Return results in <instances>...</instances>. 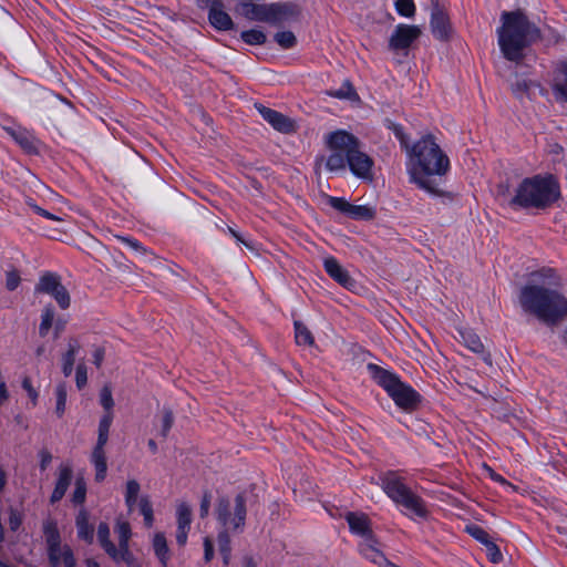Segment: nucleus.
Wrapping results in <instances>:
<instances>
[{
  "label": "nucleus",
  "instance_id": "obj_1",
  "mask_svg": "<svg viewBox=\"0 0 567 567\" xmlns=\"http://www.w3.org/2000/svg\"><path fill=\"white\" fill-rule=\"evenodd\" d=\"M408 173L410 182L433 196L444 193L435 177H442L450 168V159L435 143L432 135H425L411 145L408 152Z\"/></svg>",
  "mask_w": 567,
  "mask_h": 567
},
{
  "label": "nucleus",
  "instance_id": "obj_2",
  "mask_svg": "<svg viewBox=\"0 0 567 567\" xmlns=\"http://www.w3.org/2000/svg\"><path fill=\"white\" fill-rule=\"evenodd\" d=\"M519 303L525 312L548 326L557 323L567 315V299L558 291L538 285L523 287Z\"/></svg>",
  "mask_w": 567,
  "mask_h": 567
},
{
  "label": "nucleus",
  "instance_id": "obj_3",
  "mask_svg": "<svg viewBox=\"0 0 567 567\" xmlns=\"http://www.w3.org/2000/svg\"><path fill=\"white\" fill-rule=\"evenodd\" d=\"M559 196V184L554 176L536 175L522 181L508 204L513 208L544 209L555 203Z\"/></svg>",
  "mask_w": 567,
  "mask_h": 567
},
{
  "label": "nucleus",
  "instance_id": "obj_4",
  "mask_svg": "<svg viewBox=\"0 0 567 567\" xmlns=\"http://www.w3.org/2000/svg\"><path fill=\"white\" fill-rule=\"evenodd\" d=\"M502 22V27L497 30L499 48L507 60L518 61L533 33L536 32V28L519 11H504Z\"/></svg>",
  "mask_w": 567,
  "mask_h": 567
},
{
  "label": "nucleus",
  "instance_id": "obj_5",
  "mask_svg": "<svg viewBox=\"0 0 567 567\" xmlns=\"http://www.w3.org/2000/svg\"><path fill=\"white\" fill-rule=\"evenodd\" d=\"M326 144L328 147L343 150L347 153V166L355 177L372 181L374 162L361 150V142L357 136L344 130H338L326 136Z\"/></svg>",
  "mask_w": 567,
  "mask_h": 567
},
{
  "label": "nucleus",
  "instance_id": "obj_6",
  "mask_svg": "<svg viewBox=\"0 0 567 567\" xmlns=\"http://www.w3.org/2000/svg\"><path fill=\"white\" fill-rule=\"evenodd\" d=\"M377 484L393 503L404 507L415 517L427 518L429 511L424 499L416 495L396 472L388 471L380 474Z\"/></svg>",
  "mask_w": 567,
  "mask_h": 567
},
{
  "label": "nucleus",
  "instance_id": "obj_7",
  "mask_svg": "<svg viewBox=\"0 0 567 567\" xmlns=\"http://www.w3.org/2000/svg\"><path fill=\"white\" fill-rule=\"evenodd\" d=\"M372 379L389 394L394 403L405 412H412L421 403V395L400 378L374 363L368 364Z\"/></svg>",
  "mask_w": 567,
  "mask_h": 567
},
{
  "label": "nucleus",
  "instance_id": "obj_8",
  "mask_svg": "<svg viewBox=\"0 0 567 567\" xmlns=\"http://www.w3.org/2000/svg\"><path fill=\"white\" fill-rule=\"evenodd\" d=\"M49 563L52 567H76V559L69 545H61V536L54 520L48 519L43 523Z\"/></svg>",
  "mask_w": 567,
  "mask_h": 567
},
{
  "label": "nucleus",
  "instance_id": "obj_9",
  "mask_svg": "<svg viewBox=\"0 0 567 567\" xmlns=\"http://www.w3.org/2000/svg\"><path fill=\"white\" fill-rule=\"evenodd\" d=\"M246 514V497L244 494H238L235 497L234 505L230 504L227 497H220L217 502V520L226 529L241 530L245 526Z\"/></svg>",
  "mask_w": 567,
  "mask_h": 567
},
{
  "label": "nucleus",
  "instance_id": "obj_10",
  "mask_svg": "<svg viewBox=\"0 0 567 567\" xmlns=\"http://www.w3.org/2000/svg\"><path fill=\"white\" fill-rule=\"evenodd\" d=\"M34 291L37 293L50 295L63 310L70 307V293L62 285L61 277L58 274L50 271L44 272L35 285Z\"/></svg>",
  "mask_w": 567,
  "mask_h": 567
},
{
  "label": "nucleus",
  "instance_id": "obj_11",
  "mask_svg": "<svg viewBox=\"0 0 567 567\" xmlns=\"http://www.w3.org/2000/svg\"><path fill=\"white\" fill-rule=\"evenodd\" d=\"M327 203L336 210L354 220H371L375 217V209L369 205H353L343 197L328 196Z\"/></svg>",
  "mask_w": 567,
  "mask_h": 567
},
{
  "label": "nucleus",
  "instance_id": "obj_12",
  "mask_svg": "<svg viewBox=\"0 0 567 567\" xmlns=\"http://www.w3.org/2000/svg\"><path fill=\"white\" fill-rule=\"evenodd\" d=\"M421 35L417 25L399 24L392 33L389 47L394 51L406 50Z\"/></svg>",
  "mask_w": 567,
  "mask_h": 567
},
{
  "label": "nucleus",
  "instance_id": "obj_13",
  "mask_svg": "<svg viewBox=\"0 0 567 567\" xmlns=\"http://www.w3.org/2000/svg\"><path fill=\"white\" fill-rule=\"evenodd\" d=\"M255 107L260 114V116L276 131L285 134L295 131L293 121L288 116L284 115L282 113L258 103L255 104Z\"/></svg>",
  "mask_w": 567,
  "mask_h": 567
},
{
  "label": "nucleus",
  "instance_id": "obj_14",
  "mask_svg": "<svg viewBox=\"0 0 567 567\" xmlns=\"http://www.w3.org/2000/svg\"><path fill=\"white\" fill-rule=\"evenodd\" d=\"M299 10L296 4L284 2L269 3L267 23L280 24L297 18Z\"/></svg>",
  "mask_w": 567,
  "mask_h": 567
},
{
  "label": "nucleus",
  "instance_id": "obj_15",
  "mask_svg": "<svg viewBox=\"0 0 567 567\" xmlns=\"http://www.w3.org/2000/svg\"><path fill=\"white\" fill-rule=\"evenodd\" d=\"M7 133L13 138V141L27 153L38 154L39 153V140L25 128H6Z\"/></svg>",
  "mask_w": 567,
  "mask_h": 567
},
{
  "label": "nucleus",
  "instance_id": "obj_16",
  "mask_svg": "<svg viewBox=\"0 0 567 567\" xmlns=\"http://www.w3.org/2000/svg\"><path fill=\"white\" fill-rule=\"evenodd\" d=\"M346 519L352 534L361 536L363 540L374 537L371 529V522L365 514L349 512L346 515Z\"/></svg>",
  "mask_w": 567,
  "mask_h": 567
},
{
  "label": "nucleus",
  "instance_id": "obj_17",
  "mask_svg": "<svg viewBox=\"0 0 567 567\" xmlns=\"http://www.w3.org/2000/svg\"><path fill=\"white\" fill-rule=\"evenodd\" d=\"M73 477V470L70 464H61L58 470V478L50 497L51 504L60 502L65 495Z\"/></svg>",
  "mask_w": 567,
  "mask_h": 567
},
{
  "label": "nucleus",
  "instance_id": "obj_18",
  "mask_svg": "<svg viewBox=\"0 0 567 567\" xmlns=\"http://www.w3.org/2000/svg\"><path fill=\"white\" fill-rule=\"evenodd\" d=\"M208 20L215 29L220 31H228L234 28L230 16L224 10L223 3L217 0L210 3Z\"/></svg>",
  "mask_w": 567,
  "mask_h": 567
},
{
  "label": "nucleus",
  "instance_id": "obj_19",
  "mask_svg": "<svg viewBox=\"0 0 567 567\" xmlns=\"http://www.w3.org/2000/svg\"><path fill=\"white\" fill-rule=\"evenodd\" d=\"M551 89L556 102L567 104V61L558 64Z\"/></svg>",
  "mask_w": 567,
  "mask_h": 567
},
{
  "label": "nucleus",
  "instance_id": "obj_20",
  "mask_svg": "<svg viewBox=\"0 0 567 567\" xmlns=\"http://www.w3.org/2000/svg\"><path fill=\"white\" fill-rule=\"evenodd\" d=\"M323 266L326 272L339 285L346 288L353 286L354 280L334 257L326 258Z\"/></svg>",
  "mask_w": 567,
  "mask_h": 567
},
{
  "label": "nucleus",
  "instance_id": "obj_21",
  "mask_svg": "<svg viewBox=\"0 0 567 567\" xmlns=\"http://www.w3.org/2000/svg\"><path fill=\"white\" fill-rule=\"evenodd\" d=\"M431 30L439 40H445L451 32V25L447 16L436 6L431 14Z\"/></svg>",
  "mask_w": 567,
  "mask_h": 567
},
{
  "label": "nucleus",
  "instance_id": "obj_22",
  "mask_svg": "<svg viewBox=\"0 0 567 567\" xmlns=\"http://www.w3.org/2000/svg\"><path fill=\"white\" fill-rule=\"evenodd\" d=\"M331 151V154L324 158H317L316 164L319 166L322 162H324V167L328 172L338 173L344 172L347 168V153L343 150L328 147Z\"/></svg>",
  "mask_w": 567,
  "mask_h": 567
},
{
  "label": "nucleus",
  "instance_id": "obj_23",
  "mask_svg": "<svg viewBox=\"0 0 567 567\" xmlns=\"http://www.w3.org/2000/svg\"><path fill=\"white\" fill-rule=\"evenodd\" d=\"M377 544L378 542L375 537H370L367 540H362L359 544V551L365 559L381 567L383 564H385L386 557L377 547Z\"/></svg>",
  "mask_w": 567,
  "mask_h": 567
},
{
  "label": "nucleus",
  "instance_id": "obj_24",
  "mask_svg": "<svg viewBox=\"0 0 567 567\" xmlns=\"http://www.w3.org/2000/svg\"><path fill=\"white\" fill-rule=\"evenodd\" d=\"M113 422V412L105 413L99 423L97 441L93 449L95 452H105L104 447L109 440L110 429Z\"/></svg>",
  "mask_w": 567,
  "mask_h": 567
},
{
  "label": "nucleus",
  "instance_id": "obj_25",
  "mask_svg": "<svg viewBox=\"0 0 567 567\" xmlns=\"http://www.w3.org/2000/svg\"><path fill=\"white\" fill-rule=\"evenodd\" d=\"M79 538L85 540L87 544H92L94 539L93 526L89 523V514L82 508L75 518Z\"/></svg>",
  "mask_w": 567,
  "mask_h": 567
},
{
  "label": "nucleus",
  "instance_id": "obj_26",
  "mask_svg": "<svg viewBox=\"0 0 567 567\" xmlns=\"http://www.w3.org/2000/svg\"><path fill=\"white\" fill-rule=\"evenodd\" d=\"M97 539L102 548L110 557L117 556V547L110 539V527L105 522H101L97 527Z\"/></svg>",
  "mask_w": 567,
  "mask_h": 567
},
{
  "label": "nucleus",
  "instance_id": "obj_27",
  "mask_svg": "<svg viewBox=\"0 0 567 567\" xmlns=\"http://www.w3.org/2000/svg\"><path fill=\"white\" fill-rule=\"evenodd\" d=\"M80 349V344L76 340L72 339L69 341L68 351L63 355L62 372L68 378L72 374L73 365L75 362L76 352Z\"/></svg>",
  "mask_w": 567,
  "mask_h": 567
},
{
  "label": "nucleus",
  "instance_id": "obj_28",
  "mask_svg": "<svg viewBox=\"0 0 567 567\" xmlns=\"http://www.w3.org/2000/svg\"><path fill=\"white\" fill-rule=\"evenodd\" d=\"M463 343L467 349L477 354H485V347L480 337L470 330L460 331Z\"/></svg>",
  "mask_w": 567,
  "mask_h": 567
},
{
  "label": "nucleus",
  "instance_id": "obj_29",
  "mask_svg": "<svg viewBox=\"0 0 567 567\" xmlns=\"http://www.w3.org/2000/svg\"><path fill=\"white\" fill-rule=\"evenodd\" d=\"M91 462L95 468V481L103 482L106 477L107 464L105 452H95L91 454Z\"/></svg>",
  "mask_w": 567,
  "mask_h": 567
},
{
  "label": "nucleus",
  "instance_id": "obj_30",
  "mask_svg": "<svg viewBox=\"0 0 567 567\" xmlns=\"http://www.w3.org/2000/svg\"><path fill=\"white\" fill-rule=\"evenodd\" d=\"M153 548H154L155 555L159 559L161 564L164 567H166L169 556H168V546H167V542H166L164 534H162V533L155 534L154 539H153Z\"/></svg>",
  "mask_w": 567,
  "mask_h": 567
},
{
  "label": "nucleus",
  "instance_id": "obj_31",
  "mask_svg": "<svg viewBox=\"0 0 567 567\" xmlns=\"http://www.w3.org/2000/svg\"><path fill=\"white\" fill-rule=\"evenodd\" d=\"M295 339L299 346L311 347L315 344L311 331L300 321H295Z\"/></svg>",
  "mask_w": 567,
  "mask_h": 567
},
{
  "label": "nucleus",
  "instance_id": "obj_32",
  "mask_svg": "<svg viewBox=\"0 0 567 567\" xmlns=\"http://www.w3.org/2000/svg\"><path fill=\"white\" fill-rule=\"evenodd\" d=\"M246 7H247V11H246L247 18H249L251 20L267 22L269 4L250 3V4H246Z\"/></svg>",
  "mask_w": 567,
  "mask_h": 567
},
{
  "label": "nucleus",
  "instance_id": "obj_33",
  "mask_svg": "<svg viewBox=\"0 0 567 567\" xmlns=\"http://www.w3.org/2000/svg\"><path fill=\"white\" fill-rule=\"evenodd\" d=\"M115 533L118 536V547L117 548L128 547V540L132 535L130 523L118 518L116 520V525H115Z\"/></svg>",
  "mask_w": 567,
  "mask_h": 567
},
{
  "label": "nucleus",
  "instance_id": "obj_34",
  "mask_svg": "<svg viewBox=\"0 0 567 567\" xmlns=\"http://www.w3.org/2000/svg\"><path fill=\"white\" fill-rule=\"evenodd\" d=\"M54 320V308L52 305L44 307L41 313V322L39 326V334L45 337L52 327Z\"/></svg>",
  "mask_w": 567,
  "mask_h": 567
},
{
  "label": "nucleus",
  "instance_id": "obj_35",
  "mask_svg": "<svg viewBox=\"0 0 567 567\" xmlns=\"http://www.w3.org/2000/svg\"><path fill=\"white\" fill-rule=\"evenodd\" d=\"M240 38L245 43L249 45H262L267 40L266 34L262 31L256 29L243 31Z\"/></svg>",
  "mask_w": 567,
  "mask_h": 567
},
{
  "label": "nucleus",
  "instance_id": "obj_36",
  "mask_svg": "<svg viewBox=\"0 0 567 567\" xmlns=\"http://www.w3.org/2000/svg\"><path fill=\"white\" fill-rule=\"evenodd\" d=\"M55 396H56L55 413L59 417H61L65 412V404H66V396H68L65 383H60L56 385Z\"/></svg>",
  "mask_w": 567,
  "mask_h": 567
},
{
  "label": "nucleus",
  "instance_id": "obj_37",
  "mask_svg": "<svg viewBox=\"0 0 567 567\" xmlns=\"http://www.w3.org/2000/svg\"><path fill=\"white\" fill-rule=\"evenodd\" d=\"M192 509L186 503H181L177 507V527L190 528Z\"/></svg>",
  "mask_w": 567,
  "mask_h": 567
},
{
  "label": "nucleus",
  "instance_id": "obj_38",
  "mask_svg": "<svg viewBox=\"0 0 567 567\" xmlns=\"http://www.w3.org/2000/svg\"><path fill=\"white\" fill-rule=\"evenodd\" d=\"M140 489L141 486L137 481L130 480L126 483L125 503L130 508H132L135 505Z\"/></svg>",
  "mask_w": 567,
  "mask_h": 567
},
{
  "label": "nucleus",
  "instance_id": "obj_39",
  "mask_svg": "<svg viewBox=\"0 0 567 567\" xmlns=\"http://www.w3.org/2000/svg\"><path fill=\"white\" fill-rule=\"evenodd\" d=\"M117 556L111 557L116 563L124 561L128 567H142L128 547L117 548Z\"/></svg>",
  "mask_w": 567,
  "mask_h": 567
},
{
  "label": "nucleus",
  "instance_id": "obj_40",
  "mask_svg": "<svg viewBox=\"0 0 567 567\" xmlns=\"http://www.w3.org/2000/svg\"><path fill=\"white\" fill-rule=\"evenodd\" d=\"M275 41L282 49H291L296 45L297 39L291 31H280L275 34Z\"/></svg>",
  "mask_w": 567,
  "mask_h": 567
},
{
  "label": "nucleus",
  "instance_id": "obj_41",
  "mask_svg": "<svg viewBox=\"0 0 567 567\" xmlns=\"http://www.w3.org/2000/svg\"><path fill=\"white\" fill-rule=\"evenodd\" d=\"M86 497V484L85 481L80 477L75 481V488L72 495V502L75 505H81L85 502Z\"/></svg>",
  "mask_w": 567,
  "mask_h": 567
},
{
  "label": "nucleus",
  "instance_id": "obj_42",
  "mask_svg": "<svg viewBox=\"0 0 567 567\" xmlns=\"http://www.w3.org/2000/svg\"><path fill=\"white\" fill-rule=\"evenodd\" d=\"M396 12L405 18H411L415 13V4L413 0H395Z\"/></svg>",
  "mask_w": 567,
  "mask_h": 567
},
{
  "label": "nucleus",
  "instance_id": "obj_43",
  "mask_svg": "<svg viewBox=\"0 0 567 567\" xmlns=\"http://www.w3.org/2000/svg\"><path fill=\"white\" fill-rule=\"evenodd\" d=\"M467 533L484 546L492 539L489 534L478 525H471L466 527Z\"/></svg>",
  "mask_w": 567,
  "mask_h": 567
},
{
  "label": "nucleus",
  "instance_id": "obj_44",
  "mask_svg": "<svg viewBox=\"0 0 567 567\" xmlns=\"http://www.w3.org/2000/svg\"><path fill=\"white\" fill-rule=\"evenodd\" d=\"M388 127L394 133L395 137L400 141L401 147L409 152L411 146L409 144V137L404 133L403 127L400 124H395L389 121Z\"/></svg>",
  "mask_w": 567,
  "mask_h": 567
},
{
  "label": "nucleus",
  "instance_id": "obj_45",
  "mask_svg": "<svg viewBox=\"0 0 567 567\" xmlns=\"http://www.w3.org/2000/svg\"><path fill=\"white\" fill-rule=\"evenodd\" d=\"M162 430L161 435L165 439L168 435L173 424H174V414L169 408L164 406L162 410Z\"/></svg>",
  "mask_w": 567,
  "mask_h": 567
},
{
  "label": "nucleus",
  "instance_id": "obj_46",
  "mask_svg": "<svg viewBox=\"0 0 567 567\" xmlns=\"http://www.w3.org/2000/svg\"><path fill=\"white\" fill-rule=\"evenodd\" d=\"M140 511L144 517L145 525L151 527L153 525V507L147 497H142L140 501Z\"/></svg>",
  "mask_w": 567,
  "mask_h": 567
},
{
  "label": "nucleus",
  "instance_id": "obj_47",
  "mask_svg": "<svg viewBox=\"0 0 567 567\" xmlns=\"http://www.w3.org/2000/svg\"><path fill=\"white\" fill-rule=\"evenodd\" d=\"M532 85H534L532 81L517 79L516 82L512 85V91L516 97L522 99L525 94H528Z\"/></svg>",
  "mask_w": 567,
  "mask_h": 567
},
{
  "label": "nucleus",
  "instance_id": "obj_48",
  "mask_svg": "<svg viewBox=\"0 0 567 567\" xmlns=\"http://www.w3.org/2000/svg\"><path fill=\"white\" fill-rule=\"evenodd\" d=\"M100 403L106 411V413L112 412L114 406V400L112 396V390L109 385H104L100 392Z\"/></svg>",
  "mask_w": 567,
  "mask_h": 567
},
{
  "label": "nucleus",
  "instance_id": "obj_49",
  "mask_svg": "<svg viewBox=\"0 0 567 567\" xmlns=\"http://www.w3.org/2000/svg\"><path fill=\"white\" fill-rule=\"evenodd\" d=\"M485 547H486V555L492 563L497 564L503 559V555H502L498 546L493 540H491L488 544H486Z\"/></svg>",
  "mask_w": 567,
  "mask_h": 567
},
{
  "label": "nucleus",
  "instance_id": "obj_50",
  "mask_svg": "<svg viewBox=\"0 0 567 567\" xmlns=\"http://www.w3.org/2000/svg\"><path fill=\"white\" fill-rule=\"evenodd\" d=\"M75 382H76V386L81 390L82 388L85 386L86 382H87V370H86V365L84 363H80L78 364L76 367V371H75Z\"/></svg>",
  "mask_w": 567,
  "mask_h": 567
},
{
  "label": "nucleus",
  "instance_id": "obj_51",
  "mask_svg": "<svg viewBox=\"0 0 567 567\" xmlns=\"http://www.w3.org/2000/svg\"><path fill=\"white\" fill-rule=\"evenodd\" d=\"M331 95L338 99H351L352 96L355 95V92L353 91V87L350 84V82L347 81L343 83L341 89L332 92Z\"/></svg>",
  "mask_w": 567,
  "mask_h": 567
},
{
  "label": "nucleus",
  "instance_id": "obj_52",
  "mask_svg": "<svg viewBox=\"0 0 567 567\" xmlns=\"http://www.w3.org/2000/svg\"><path fill=\"white\" fill-rule=\"evenodd\" d=\"M20 275L17 270H11L7 272L6 276V287L8 290L13 291L20 285Z\"/></svg>",
  "mask_w": 567,
  "mask_h": 567
},
{
  "label": "nucleus",
  "instance_id": "obj_53",
  "mask_svg": "<svg viewBox=\"0 0 567 567\" xmlns=\"http://www.w3.org/2000/svg\"><path fill=\"white\" fill-rule=\"evenodd\" d=\"M228 530L229 529L225 528L224 530L219 532V534H218L217 542H218V547H219L220 553H227V550H231L230 537L228 535Z\"/></svg>",
  "mask_w": 567,
  "mask_h": 567
},
{
  "label": "nucleus",
  "instance_id": "obj_54",
  "mask_svg": "<svg viewBox=\"0 0 567 567\" xmlns=\"http://www.w3.org/2000/svg\"><path fill=\"white\" fill-rule=\"evenodd\" d=\"M22 388L28 393L29 398L32 400L33 405H35L37 404V400H38V392L33 388L30 378L25 377L22 380Z\"/></svg>",
  "mask_w": 567,
  "mask_h": 567
},
{
  "label": "nucleus",
  "instance_id": "obj_55",
  "mask_svg": "<svg viewBox=\"0 0 567 567\" xmlns=\"http://www.w3.org/2000/svg\"><path fill=\"white\" fill-rule=\"evenodd\" d=\"M210 494L209 493H205L203 498H202V502H200V508H199V513H200V517H206L209 513V507H210Z\"/></svg>",
  "mask_w": 567,
  "mask_h": 567
},
{
  "label": "nucleus",
  "instance_id": "obj_56",
  "mask_svg": "<svg viewBox=\"0 0 567 567\" xmlns=\"http://www.w3.org/2000/svg\"><path fill=\"white\" fill-rule=\"evenodd\" d=\"M39 456H40V468H41V471H45L52 461V455L48 450H41L39 453Z\"/></svg>",
  "mask_w": 567,
  "mask_h": 567
},
{
  "label": "nucleus",
  "instance_id": "obj_57",
  "mask_svg": "<svg viewBox=\"0 0 567 567\" xmlns=\"http://www.w3.org/2000/svg\"><path fill=\"white\" fill-rule=\"evenodd\" d=\"M214 556V546L212 540L206 537L204 539V559L206 563L210 561Z\"/></svg>",
  "mask_w": 567,
  "mask_h": 567
},
{
  "label": "nucleus",
  "instance_id": "obj_58",
  "mask_svg": "<svg viewBox=\"0 0 567 567\" xmlns=\"http://www.w3.org/2000/svg\"><path fill=\"white\" fill-rule=\"evenodd\" d=\"M118 239L124 243L127 247L136 250V251H142L143 250V247L141 245V243L134 238H131V237H118Z\"/></svg>",
  "mask_w": 567,
  "mask_h": 567
},
{
  "label": "nucleus",
  "instance_id": "obj_59",
  "mask_svg": "<svg viewBox=\"0 0 567 567\" xmlns=\"http://www.w3.org/2000/svg\"><path fill=\"white\" fill-rule=\"evenodd\" d=\"M189 528L177 527L176 542L178 545L184 546L187 542Z\"/></svg>",
  "mask_w": 567,
  "mask_h": 567
},
{
  "label": "nucleus",
  "instance_id": "obj_60",
  "mask_svg": "<svg viewBox=\"0 0 567 567\" xmlns=\"http://www.w3.org/2000/svg\"><path fill=\"white\" fill-rule=\"evenodd\" d=\"M21 523H22L21 516L16 512H11L10 517H9L10 528L12 530H17L20 527Z\"/></svg>",
  "mask_w": 567,
  "mask_h": 567
},
{
  "label": "nucleus",
  "instance_id": "obj_61",
  "mask_svg": "<svg viewBox=\"0 0 567 567\" xmlns=\"http://www.w3.org/2000/svg\"><path fill=\"white\" fill-rule=\"evenodd\" d=\"M93 359L94 364L100 368L104 359V350L102 348H97L93 353Z\"/></svg>",
  "mask_w": 567,
  "mask_h": 567
},
{
  "label": "nucleus",
  "instance_id": "obj_62",
  "mask_svg": "<svg viewBox=\"0 0 567 567\" xmlns=\"http://www.w3.org/2000/svg\"><path fill=\"white\" fill-rule=\"evenodd\" d=\"M9 399V391L6 382H0V406Z\"/></svg>",
  "mask_w": 567,
  "mask_h": 567
},
{
  "label": "nucleus",
  "instance_id": "obj_63",
  "mask_svg": "<svg viewBox=\"0 0 567 567\" xmlns=\"http://www.w3.org/2000/svg\"><path fill=\"white\" fill-rule=\"evenodd\" d=\"M35 212H37L39 215H41V216H43L44 218H47V219H51V220H60V218H59V217H56L55 215L51 214L50 212H48V210H45V209H43V208H41V207H38V206H37V207H35Z\"/></svg>",
  "mask_w": 567,
  "mask_h": 567
},
{
  "label": "nucleus",
  "instance_id": "obj_64",
  "mask_svg": "<svg viewBox=\"0 0 567 567\" xmlns=\"http://www.w3.org/2000/svg\"><path fill=\"white\" fill-rule=\"evenodd\" d=\"M7 483V474L6 472L0 467V492L4 488Z\"/></svg>",
  "mask_w": 567,
  "mask_h": 567
}]
</instances>
